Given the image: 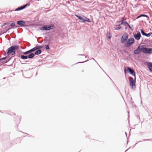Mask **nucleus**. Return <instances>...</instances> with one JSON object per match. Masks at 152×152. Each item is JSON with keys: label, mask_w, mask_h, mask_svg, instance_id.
I'll return each mask as SVG.
<instances>
[{"label": "nucleus", "mask_w": 152, "mask_h": 152, "mask_svg": "<svg viewBox=\"0 0 152 152\" xmlns=\"http://www.w3.org/2000/svg\"><path fill=\"white\" fill-rule=\"evenodd\" d=\"M20 46L19 45H12L8 48L7 50V54L8 56L10 54L12 56L15 54V51L19 49Z\"/></svg>", "instance_id": "f257e3e1"}, {"label": "nucleus", "mask_w": 152, "mask_h": 152, "mask_svg": "<svg viewBox=\"0 0 152 152\" xmlns=\"http://www.w3.org/2000/svg\"><path fill=\"white\" fill-rule=\"evenodd\" d=\"M55 28V25L53 24H51L50 25H44L40 27L39 29L42 31H50L51 30L54 29Z\"/></svg>", "instance_id": "f03ea898"}, {"label": "nucleus", "mask_w": 152, "mask_h": 152, "mask_svg": "<svg viewBox=\"0 0 152 152\" xmlns=\"http://www.w3.org/2000/svg\"><path fill=\"white\" fill-rule=\"evenodd\" d=\"M135 42V40L133 37H130L127 39L124 44V46L126 48L130 47Z\"/></svg>", "instance_id": "7ed1b4c3"}, {"label": "nucleus", "mask_w": 152, "mask_h": 152, "mask_svg": "<svg viewBox=\"0 0 152 152\" xmlns=\"http://www.w3.org/2000/svg\"><path fill=\"white\" fill-rule=\"evenodd\" d=\"M136 80L135 78L134 79L132 77H130L129 80V85L131 88L132 89H134L136 88V85L135 84Z\"/></svg>", "instance_id": "20e7f679"}, {"label": "nucleus", "mask_w": 152, "mask_h": 152, "mask_svg": "<svg viewBox=\"0 0 152 152\" xmlns=\"http://www.w3.org/2000/svg\"><path fill=\"white\" fill-rule=\"evenodd\" d=\"M16 23L19 25V27H28V25L26 23V22L23 20H18Z\"/></svg>", "instance_id": "39448f33"}, {"label": "nucleus", "mask_w": 152, "mask_h": 152, "mask_svg": "<svg viewBox=\"0 0 152 152\" xmlns=\"http://www.w3.org/2000/svg\"><path fill=\"white\" fill-rule=\"evenodd\" d=\"M125 73L128 72L130 74L135 77L136 74L134 70L131 68L128 67L127 68H125L124 69Z\"/></svg>", "instance_id": "423d86ee"}, {"label": "nucleus", "mask_w": 152, "mask_h": 152, "mask_svg": "<svg viewBox=\"0 0 152 152\" xmlns=\"http://www.w3.org/2000/svg\"><path fill=\"white\" fill-rule=\"evenodd\" d=\"M143 45H139L137 48L134 51V53L135 55L139 54L141 52L143 53Z\"/></svg>", "instance_id": "0eeeda50"}, {"label": "nucleus", "mask_w": 152, "mask_h": 152, "mask_svg": "<svg viewBox=\"0 0 152 152\" xmlns=\"http://www.w3.org/2000/svg\"><path fill=\"white\" fill-rule=\"evenodd\" d=\"M128 37L129 35L128 34L126 33H124L121 37V42L123 44L125 43L128 39Z\"/></svg>", "instance_id": "6e6552de"}, {"label": "nucleus", "mask_w": 152, "mask_h": 152, "mask_svg": "<svg viewBox=\"0 0 152 152\" xmlns=\"http://www.w3.org/2000/svg\"><path fill=\"white\" fill-rule=\"evenodd\" d=\"M143 53L146 54H151L152 53V48H148L145 47L143 45Z\"/></svg>", "instance_id": "1a4fd4ad"}, {"label": "nucleus", "mask_w": 152, "mask_h": 152, "mask_svg": "<svg viewBox=\"0 0 152 152\" xmlns=\"http://www.w3.org/2000/svg\"><path fill=\"white\" fill-rule=\"evenodd\" d=\"M30 5V4L28 3L24 5L19 7L17 8H16L15 10V11H20L25 9L27 7L29 6Z\"/></svg>", "instance_id": "9d476101"}, {"label": "nucleus", "mask_w": 152, "mask_h": 152, "mask_svg": "<svg viewBox=\"0 0 152 152\" xmlns=\"http://www.w3.org/2000/svg\"><path fill=\"white\" fill-rule=\"evenodd\" d=\"M75 16L78 18V19L81 21L80 22L82 23H85V17H86L84 15H82V16L76 14L75 15Z\"/></svg>", "instance_id": "9b49d317"}, {"label": "nucleus", "mask_w": 152, "mask_h": 152, "mask_svg": "<svg viewBox=\"0 0 152 152\" xmlns=\"http://www.w3.org/2000/svg\"><path fill=\"white\" fill-rule=\"evenodd\" d=\"M141 37L140 33V32L138 31L137 33L135 34H134V37L135 39L137 40H139Z\"/></svg>", "instance_id": "f8f14e48"}, {"label": "nucleus", "mask_w": 152, "mask_h": 152, "mask_svg": "<svg viewBox=\"0 0 152 152\" xmlns=\"http://www.w3.org/2000/svg\"><path fill=\"white\" fill-rule=\"evenodd\" d=\"M145 64L148 65V68L150 71L152 72V63L151 62H146Z\"/></svg>", "instance_id": "ddd939ff"}, {"label": "nucleus", "mask_w": 152, "mask_h": 152, "mask_svg": "<svg viewBox=\"0 0 152 152\" xmlns=\"http://www.w3.org/2000/svg\"><path fill=\"white\" fill-rule=\"evenodd\" d=\"M121 24L124 25L125 27V29L126 30L128 26V23L126 21L121 20Z\"/></svg>", "instance_id": "4468645a"}, {"label": "nucleus", "mask_w": 152, "mask_h": 152, "mask_svg": "<svg viewBox=\"0 0 152 152\" xmlns=\"http://www.w3.org/2000/svg\"><path fill=\"white\" fill-rule=\"evenodd\" d=\"M42 52V51L40 49H39L36 51L34 53V55H39Z\"/></svg>", "instance_id": "2eb2a0df"}, {"label": "nucleus", "mask_w": 152, "mask_h": 152, "mask_svg": "<svg viewBox=\"0 0 152 152\" xmlns=\"http://www.w3.org/2000/svg\"><path fill=\"white\" fill-rule=\"evenodd\" d=\"M10 26H11V27L13 26V27H12L11 28H17L19 27V26L15 25V23H14V22L10 24Z\"/></svg>", "instance_id": "dca6fc26"}, {"label": "nucleus", "mask_w": 152, "mask_h": 152, "mask_svg": "<svg viewBox=\"0 0 152 152\" xmlns=\"http://www.w3.org/2000/svg\"><path fill=\"white\" fill-rule=\"evenodd\" d=\"M121 23L119 24H118L114 27V29L115 30H118L121 28V27L120 26L121 25Z\"/></svg>", "instance_id": "f3484780"}, {"label": "nucleus", "mask_w": 152, "mask_h": 152, "mask_svg": "<svg viewBox=\"0 0 152 152\" xmlns=\"http://www.w3.org/2000/svg\"><path fill=\"white\" fill-rule=\"evenodd\" d=\"M35 55L33 53H31L27 55L28 58L30 59L32 58Z\"/></svg>", "instance_id": "a211bd4d"}, {"label": "nucleus", "mask_w": 152, "mask_h": 152, "mask_svg": "<svg viewBox=\"0 0 152 152\" xmlns=\"http://www.w3.org/2000/svg\"><path fill=\"white\" fill-rule=\"evenodd\" d=\"M21 58L23 60H26L28 58L27 55L25 56L21 55L20 56Z\"/></svg>", "instance_id": "6ab92c4d"}, {"label": "nucleus", "mask_w": 152, "mask_h": 152, "mask_svg": "<svg viewBox=\"0 0 152 152\" xmlns=\"http://www.w3.org/2000/svg\"><path fill=\"white\" fill-rule=\"evenodd\" d=\"M37 49H40L42 48L43 47H44V45H39V46H36Z\"/></svg>", "instance_id": "aec40b11"}, {"label": "nucleus", "mask_w": 152, "mask_h": 152, "mask_svg": "<svg viewBox=\"0 0 152 152\" xmlns=\"http://www.w3.org/2000/svg\"><path fill=\"white\" fill-rule=\"evenodd\" d=\"M151 34H152V32H150L148 34L145 33V36L149 37Z\"/></svg>", "instance_id": "412c9836"}, {"label": "nucleus", "mask_w": 152, "mask_h": 152, "mask_svg": "<svg viewBox=\"0 0 152 152\" xmlns=\"http://www.w3.org/2000/svg\"><path fill=\"white\" fill-rule=\"evenodd\" d=\"M13 57V56H12V57ZM12 57H11V58H9L7 59L6 61H4L3 62V63L6 64V63H7L8 62H9V61H10V60H11V59Z\"/></svg>", "instance_id": "4be33fe9"}, {"label": "nucleus", "mask_w": 152, "mask_h": 152, "mask_svg": "<svg viewBox=\"0 0 152 152\" xmlns=\"http://www.w3.org/2000/svg\"><path fill=\"white\" fill-rule=\"evenodd\" d=\"M85 22H87L88 23H91V22L89 18H87L86 17H85Z\"/></svg>", "instance_id": "5701e85b"}, {"label": "nucleus", "mask_w": 152, "mask_h": 152, "mask_svg": "<svg viewBox=\"0 0 152 152\" xmlns=\"http://www.w3.org/2000/svg\"><path fill=\"white\" fill-rule=\"evenodd\" d=\"M142 17H146L147 18H147L148 20H149V16L147 15L144 14H142Z\"/></svg>", "instance_id": "b1692460"}, {"label": "nucleus", "mask_w": 152, "mask_h": 152, "mask_svg": "<svg viewBox=\"0 0 152 152\" xmlns=\"http://www.w3.org/2000/svg\"><path fill=\"white\" fill-rule=\"evenodd\" d=\"M140 31L142 35L145 36L146 33L142 29H140Z\"/></svg>", "instance_id": "393cba45"}, {"label": "nucleus", "mask_w": 152, "mask_h": 152, "mask_svg": "<svg viewBox=\"0 0 152 152\" xmlns=\"http://www.w3.org/2000/svg\"><path fill=\"white\" fill-rule=\"evenodd\" d=\"M45 48L47 51L49 50L50 48L49 47V46L48 45H45Z\"/></svg>", "instance_id": "a878e982"}, {"label": "nucleus", "mask_w": 152, "mask_h": 152, "mask_svg": "<svg viewBox=\"0 0 152 152\" xmlns=\"http://www.w3.org/2000/svg\"><path fill=\"white\" fill-rule=\"evenodd\" d=\"M21 53L24 55H26L29 54L28 50L25 52H21Z\"/></svg>", "instance_id": "bb28decb"}, {"label": "nucleus", "mask_w": 152, "mask_h": 152, "mask_svg": "<svg viewBox=\"0 0 152 152\" xmlns=\"http://www.w3.org/2000/svg\"><path fill=\"white\" fill-rule=\"evenodd\" d=\"M107 39H110L112 37V35L110 33H109L108 35L107 36Z\"/></svg>", "instance_id": "cd10ccee"}, {"label": "nucleus", "mask_w": 152, "mask_h": 152, "mask_svg": "<svg viewBox=\"0 0 152 152\" xmlns=\"http://www.w3.org/2000/svg\"><path fill=\"white\" fill-rule=\"evenodd\" d=\"M136 117L137 119H139V122L140 121V118L139 116V115H136Z\"/></svg>", "instance_id": "c85d7f7f"}, {"label": "nucleus", "mask_w": 152, "mask_h": 152, "mask_svg": "<svg viewBox=\"0 0 152 152\" xmlns=\"http://www.w3.org/2000/svg\"><path fill=\"white\" fill-rule=\"evenodd\" d=\"M7 56H6L5 57H4L0 58V61L2 60H4L6 58H7Z\"/></svg>", "instance_id": "c756f323"}, {"label": "nucleus", "mask_w": 152, "mask_h": 152, "mask_svg": "<svg viewBox=\"0 0 152 152\" xmlns=\"http://www.w3.org/2000/svg\"><path fill=\"white\" fill-rule=\"evenodd\" d=\"M128 25V26L129 27V28L131 31H132L133 30V29L132 28V26H131L129 23Z\"/></svg>", "instance_id": "7c9ffc66"}, {"label": "nucleus", "mask_w": 152, "mask_h": 152, "mask_svg": "<svg viewBox=\"0 0 152 152\" xmlns=\"http://www.w3.org/2000/svg\"><path fill=\"white\" fill-rule=\"evenodd\" d=\"M32 51L33 52L34 51H35V50H37V49L36 48V47L35 46L34 47V48H32Z\"/></svg>", "instance_id": "2f4dec72"}, {"label": "nucleus", "mask_w": 152, "mask_h": 152, "mask_svg": "<svg viewBox=\"0 0 152 152\" xmlns=\"http://www.w3.org/2000/svg\"><path fill=\"white\" fill-rule=\"evenodd\" d=\"M8 22H6V23H4L1 26V27H3L4 26L6 25H7V24H8Z\"/></svg>", "instance_id": "473e14b6"}, {"label": "nucleus", "mask_w": 152, "mask_h": 152, "mask_svg": "<svg viewBox=\"0 0 152 152\" xmlns=\"http://www.w3.org/2000/svg\"><path fill=\"white\" fill-rule=\"evenodd\" d=\"M123 51L126 54L128 55L129 54V52L128 51L126 50H124Z\"/></svg>", "instance_id": "72a5a7b5"}, {"label": "nucleus", "mask_w": 152, "mask_h": 152, "mask_svg": "<svg viewBox=\"0 0 152 152\" xmlns=\"http://www.w3.org/2000/svg\"><path fill=\"white\" fill-rule=\"evenodd\" d=\"M142 14L140 15H139L138 16H137V18H136V19H138V18H140V17H142Z\"/></svg>", "instance_id": "f704fd0d"}, {"label": "nucleus", "mask_w": 152, "mask_h": 152, "mask_svg": "<svg viewBox=\"0 0 152 152\" xmlns=\"http://www.w3.org/2000/svg\"><path fill=\"white\" fill-rule=\"evenodd\" d=\"M88 61V60H87L86 61H83V62H78L77 63H83L86 62V61Z\"/></svg>", "instance_id": "c9c22d12"}, {"label": "nucleus", "mask_w": 152, "mask_h": 152, "mask_svg": "<svg viewBox=\"0 0 152 152\" xmlns=\"http://www.w3.org/2000/svg\"><path fill=\"white\" fill-rule=\"evenodd\" d=\"M93 59V60H94L95 61V62L99 65V66L100 67V66L98 64V63H97V61L95 60L93 58H91V59Z\"/></svg>", "instance_id": "e433bc0d"}, {"label": "nucleus", "mask_w": 152, "mask_h": 152, "mask_svg": "<svg viewBox=\"0 0 152 152\" xmlns=\"http://www.w3.org/2000/svg\"><path fill=\"white\" fill-rule=\"evenodd\" d=\"M152 140V139H143V141H146L149 140Z\"/></svg>", "instance_id": "4c0bfd02"}, {"label": "nucleus", "mask_w": 152, "mask_h": 152, "mask_svg": "<svg viewBox=\"0 0 152 152\" xmlns=\"http://www.w3.org/2000/svg\"><path fill=\"white\" fill-rule=\"evenodd\" d=\"M142 142V141H139V142H137V143H136L134 145V146H135V145H137V144L138 142Z\"/></svg>", "instance_id": "58836bf2"}, {"label": "nucleus", "mask_w": 152, "mask_h": 152, "mask_svg": "<svg viewBox=\"0 0 152 152\" xmlns=\"http://www.w3.org/2000/svg\"><path fill=\"white\" fill-rule=\"evenodd\" d=\"M78 55H79V56H84V55L83 54H79Z\"/></svg>", "instance_id": "ea45409f"}, {"label": "nucleus", "mask_w": 152, "mask_h": 152, "mask_svg": "<svg viewBox=\"0 0 152 152\" xmlns=\"http://www.w3.org/2000/svg\"><path fill=\"white\" fill-rule=\"evenodd\" d=\"M16 56H17V57H20V54H19V55H17V56L16 55Z\"/></svg>", "instance_id": "a19ab883"}, {"label": "nucleus", "mask_w": 152, "mask_h": 152, "mask_svg": "<svg viewBox=\"0 0 152 152\" xmlns=\"http://www.w3.org/2000/svg\"><path fill=\"white\" fill-rule=\"evenodd\" d=\"M28 53H30H30H31V52L30 51V50H28Z\"/></svg>", "instance_id": "79ce46f5"}, {"label": "nucleus", "mask_w": 152, "mask_h": 152, "mask_svg": "<svg viewBox=\"0 0 152 152\" xmlns=\"http://www.w3.org/2000/svg\"><path fill=\"white\" fill-rule=\"evenodd\" d=\"M12 28H9L7 31H7H8L9 30H10V29H12Z\"/></svg>", "instance_id": "37998d69"}, {"label": "nucleus", "mask_w": 152, "mask_h": 152, "mask_svg": "<svg viewBox=\"0 0 152 152\" xmlns=\"http://www.w3.org/2000/svg\"><path fill=\"white\" fill-rule=\"evenodd\" d=\"M121 20H120V21H117V23H119V22H121Z\"/></svg>", "instance_id": "c03bdc74"}, {"label": "nucleus", "mask_w": 152, "mask_h": 152, "mask_svg": "<svg viewBox=\"0 0 152 152\" xmlns=\"http://www.w3.org/2000/svg\"><path fill=\"white\" fill-rule=\"evenodd\" d=\"M30 51L31 52V53H32V52H33L32 51V49H30Z\"/></svg>", "instance_id": "a18cd8bd"}, {"label": "nucleus", "mask_w": 152, "mask_h": 152, "mask_svg": "<svg viewBox=\"0 0 152 152\" xmlns=\"http://www.w3.org/2000/svg\"><path fill=\"white\" fill-rule=\"evenodd\" d=\"M37 74H38V73L37 72L35 76H36L37 75Z\"/></svg>", "instance_id": "49530a36"}, {"label": "nucleus", "mask_w": 152, "mask_h": 152, "mask_svg": "<svg viewBox=\"0 0 152 152\" xmlns=\"http://www.w3.org/2000/svg\"><path fill=\"white\" fill-rule=\"evenodd\" d=\"M37 42H38L39 43H41V42H39V41H38V40H37Z\"/></svg>", "instance_id": "de8ad7c7"}, {"label": "nucleus", "mask_w": 152, "mask_h": 152, "mask_svg": "<svg viewBox=\"0 0 152 152\" xmlns=\"http://www.w3.org/2000/svg\"><path fill=\"white\" fill-rule=\"evenodd\" d=\"M129 148L127 150H126V151H125V152H126L128 149H129Z\"/></svg>", "instance_id": "09e8293b"}, {"label": "nucleus", "mask_w": 152, "mask_h": 152, "mask_svg": "<svg viewBox=\"0 0 152 152\" xmlns=\"http://www.w3.org/2000/svg\"><path fill=\"white\" fill-rule=\"evenodd\" d=\"M125 134H126V136H127V134H126V132H125Z\"/></svg>", "instance_id": "8fccbe9b"}, {"label": "nucleus", "mask_w": 152, "mask_h": 152, "mask_svg": "<svg viewBox=\"0 0 152 152\" xmlns=\"http://www.w3.org/2000/svg\"><path fill=\"white\" fill-rule=\"evenodd\" d=\"M132 27H133V25H132Z\"/></svg>", "instance_id": "3c124183"}, {"label": "nucleus", "mask_w": 152, "mask_h": 152, "mask_svg": "<svg viewBox=\"0 0 152 152\" xmlns=\"http://www.w3.org/2000/svg\"><path fill=\"white\" fill-rule=\"evenodd\" d=\"M87 56H85V58H87Z\"/></svg>", "instance_id": "603ef678"}, {"label": "nucleus", "mask_w": 152, "mask_h": 152, "mask_svg": "<svg viewBox=\"0 0 152 152\" xmlns=\"http://www.w3.org/2000/svg\"><path fill=\"white\" fill-rule=\"evenodd\" d=\"M141 103H142V101H141Z\"/></svg>", "instance_id": "864d4df0"}, {"label": "nucleus", "mask_w": 152, "mask_h": 152, "mask_svg": "<svg viewBox=\"0 0 152 152\" xmlns=\"http://www.w3.org/2000/svg\"><path fill=\"white\" fill-rule=\"evenodd\" d=\"M0 112H1V113H2V112H1V110H0Z\"/></svg>", "instance_id": "5fc2aeb1"}, {"label": "nucleus", "mask_w": 152, "mask_h": 152, "mask_svg": "<svg viewBox=\"0 0 152 152\" xmlns=\"http://www.w3.org/2000/svg\"><path fill=\"white\" fill-rule=\"evenodd\" d=\"M25 134H27V133H25Z\"/></svg>", "instance_id": "6e6d98bb"}, {"label": "nucleus", "mask_w": 152, "mask_h": 152, "mask_svg": "<svg viewBox=\"0 0 152 152\" xmlns=\"http://www.w3.org/2000/svg\"><path fill=\"white\" fill-rule=\"evenodd\" d=\"M5 77H4V78H3V79H5Z\"/></svg>", "instance_id": "4d7b16f0"}, {"label": "nucleus", "mask_w": 152, "mask_h": 152, "mask_svg": "<svg viewBox=\"0 0 152 152\" xmlns=\"http://www.w3.org/2000/svg\"><path fill=\"white\" fill-rule=\"evenodd\" d=\"M128 113H129V111H128Z\"/></svg>", "instance_id": "13d9d810"}, {"label": "nucleus", "mask_w": 152, "mask_h": 152, "mask_svg": "<svg viewBox=\"0 0 152 152\" xmlns=\"http://www.w3.org/2000/svg\"><path fill=\"white\" fill-rule=\"evenodd\" d=\"M103 71L104 72V70H103Z\"/></svg>", "instance_id": "bf43d9fd"}, {"label": "nucleus", "mask_w": 152, "mask_h": 152, "mask_svg": "<svg viewBox=\"0 0 152 152\" xmlns=\"http://www.w3.org/2000/svg\"><path fill=\"white\" fill-rule=\"evenodd\" d=\"M103 71L104 72V70H103Z\"/></svg>", "instance_id": "052dcab7"}, {"label": "nucleus", "mask_w": 152, "mask_h": 152, "mask_svg": "<svg viewBox=\"0 0 152 152\" xmlns=\"http://www.w3.org/2000/svg\"><path fill=\"white\" fill-rule=\"evenodd\" d=\"M103 71L104 72V70H103Z\"/></svg>", "instance_id": "680f3d73"}, {"label": "nucleus", "mask_w": 152, "mask_h": 152, "mask_svg": "<svg viewBox=\"0 0 152 152\" xmlns=\"http://www.w3.org/2000/svg\"><path fill=\"white\" fill-rule=\"evenodd\" d=\"M151 20L152 21V19H151Z\"/></svg>", "instance_id": "e2e57ef3"}]
</instances>
